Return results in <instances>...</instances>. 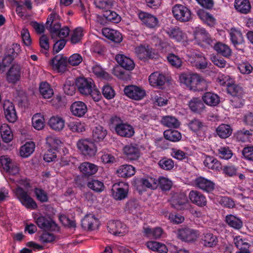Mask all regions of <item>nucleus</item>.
I'll return each mask as SVG.
<instances>
[{
	"mask_svg": "<svg viewBox=\"0 0 253 253\" xmlns=\"http://www.w3.org/2000/svg\"><path fill=\"white\" fill-rule=\"evenodd\" d=\"M179 80L182 85L193 91H202L208 87L207 81L197 73H182Z\"/></svg>",
	"mask_w": 253,
	"mask_h": 253,
	"instance_id": "1",
	"label": "nucleus"
},
{
	"mask_svg": "<svg viewBox=\"0 0 253 253\" xmlns=\"http://www.w3.org/2000/svg\"><path fill=\"white\" fill-rule=\"evenodd\" d=\"M172 13L175 19L180 22H188L192 18L190 9L182 4H175L172 8Z\"/></svg>",
	"mask_w": 253,
	"mask_h": 253,
	"instance_id": "2",
	"label": "nucleus"
},
{
	"mask_svg": "<svg viewBox=\"0 0 253 253\" xmlns=\"http://www.w3.org/2000/svg\"><path fill=\"white\" fill-rule=\"evenodd\" d=\"M21 51V46L18 43H13L7 46L4 56L2 59V64L4 67L9 65L13 59L18 56Z\"/></svg>",
	"mask_w": 253,
	"mask_h": 253,
	"instance_id": "3",
	"label": "nucleus"
},
{
	"mask_svg": "<svg viewBox=\"0 0 253 253\" xmlns=\"http://www.w3.org/2000/svg\"><path fill=\"white\" fill-rule=\"evenodd\" d=\"M15 194L21 204L28 209H36L38 207L36 202L30 196L27 192L22 188L18 187L15 189Z\"/></svg>",
	"mask_w": 253,
	"mask_h": 253,
	"instance_id": "4",
	"label": "nucleus"
},
{
	"mask_svg": "<svg viewBox=\"0 0 253 253\" xmlns=\"http://www.w3.org/2000/svg\"><path fill=\"white\" fill-rule=\"evenodd\" d=\"M77 147L83 154L89 157L94 156L97 152L94 143L89 139L79 140L77 143Z\"/></svg>",
	"mask_w": 253,
	"mask_h": 253,
	"instance_id": "5",
	"label": "nucleus"
},
{
	"mask_svg": "<svg viewBox=\"0 0 253 253\" xmlns=\"http://www.w3.org/2000/svg\"><path fill=\"white\" fill-rule=\"evenodd\" d=\"M170 203L172 207L178 210H191L192 205L183 194H175L172 197Z\"/></svg>",
	"mask_w": 253,
	"mask_h": 253,
	"instance_id": "6",
	"label": "nucleus"
},
{
	"mask_svg": "<svg viewBox=\"0 0 253 253\" xmlns=\"http://www.w3.org/2000/svg\"><path fill=\"white\" fill-rule=\"evenodd\" d=\"M76 85L79 92L85 95H88L95 85L91 79L84 78H77L76 81Z\"/></svg>",
	"mask_w": 253,
	"mask_h": 253,
	"instance_id": "7",
	"label": "nucleus"
},
{
	"mask_svg": "<svg viewBox=\"0 0 253 253\" xmlns=\"http://www.w3.org/2000/svg\"><path fill=\"white\" fill-rule=\"evenodd\" d=\"M124 92L127 96L135 100H141L146 95L145 90L133 85L126 86Z\"/></svg>",
	"mask_w": 253,
	"mask_h": 253,
	"instance_id": "8",
	"label": "nucleus"
},
{
	"mask_svg": "<svg viewBox=\"0 0 253 253\" xmlns=\"http://www.w3.org/2000/svg\"><path fill=\"white\" fill-rule=\"evenodd\" d=\"M108 229L111 234L119 236H123L127 232L126 225L119 220L109 221Z\"/></svg>",
	"mask_w": 253,
	"mask_h": 253,
	"instance_id": "9",
	"label": "nucleus"
},
{
	"mask_svg": "<svg viewBox=\"0 0 253 253\" xmlns=\"http://www.w3.org/2000/svg\"><path fill=\"white\" fill-rule=\"evenodd\" d=\"M1 165L6 172L11 175H16L19 172V168L17 164L13 162L7 156H2L0 158Z\"/></svg>",
	"mask_w": 253,
	"mask_h": 253,
	"instance_id": "10",
	"label": "nucleus"
},
{
	"mask_svg": "<svg viewBox=\"0 0 253 253\" xmlns=\"http://www.w3.org/2000/svg\"><path fill=\"white\" fill-rule=\"evenodd\" d=\"M34 218L36 224L41 229L54 230L57 227V224L49 217L41 215L37 218L35 217Z\"/></svg>",
	"mask_w": 253,
	"mask_h": 253,
	"instance_id": "11",
	"label": "nucleus"
},
{
	"mask_svg": "<svg viewBox=\"0 0 253 253\" xmlns=\"http://www.w3.org/2000/svg\"><path fill=\"white\" fill-rule=\"evenodd\" d=\"M194 183L197 188L207 193L212 192L215 188L213 181L202 176L196 178Z\"/></svg>",
	"mask_w": 253,
	"mask_h": 253,
	"instance_id": "12",
	"label": "nucleus"
},
{
	"mask_svg": "<svg viewBox=\"0 0 253 253\" xmlns=\"http://www.w3.org/2000/svg\"><path fill=\"white\" fill-rule=\"evenodd\" d=\"M189 61L193 66L199 69H205L207 67V60L202 53H193L189 57Z\"/></svg>",
	"mask_w": 253,
	"mask_h": 253,
	"instance_id": "13",
	"label": "nucleus"
},
{
	"mask_svg": "<svg viewBox=\"0 0 253 253\" xmlns=\"http://www.w3.org/2000/svg\"><path fill=\"white\" fill-rule=\"evenodd\" d=\"M50 64L53 70L58 72H64L67 68V58L59 54L52 58Z\"/></svg>",
	"mask_w": 253,
	"mask_h": 253,
	"instance_id": "14",
	"label": "nucleus"
},
{
	"mask_svg": "<svg viewBox=\"0 0 253 253\" xmlns=\"http://www.w3.org/2000/svg\"><path fill=\"white\" fill-rule=\"evenodd\" d=\"M3 109L6 120L10 123L15 122L17 116L13 103L9 100L5 101L3 103Z\"/></svg>",
	"mask_w": 253,
	"mask_h": 253,
	"instance_id": "15",
	"label": "nucleus"
},
{
	"mask_svg": "<svg viewBox=\"0 0 253 253\" xmlns=\"http://www.w3.org/2000/svg\"><path fill=\"white\" fill-rule=\"evenodd\" d=\"M123 152L127 159L131 161L137 160L140 155L139 146L136 144L125 146L123 148Z\"/></svg>",
	"mask_w": 253,
	"mask_h": 253,
	"instance_id": "16",
	"label": "nucleus"
},
{
	"mask_svg": "<svg viewBox=\"0 0 253 253\" xmlns=\"http://www.w3.org/2000/svg\"><path fill=\"white\" fill-rule=\"evenodd\" d=\"M201 240L203 245L208 248L215 247L218 243L217 236L209 231L203 233L201 236Z\"/></svg>",
	"mask_w": 253,
	"mask_h": 253,
	"instance_id": "17",
	"label": "nucleus"
},
{
	"mask_svg": "<svg viewBox=\"0 0 253 253\" xmlns=\"http://www.w3.org/2000/svg\"><path fill=\"white\" fill-rule=\"evenodd\" d=\"M178 238L185 242H190L195 241L198 234L196 231L189 228L180 229L178 231Z\"/></svg>",
	"mask_w": 253,
	"mask_h": 253,
	"instance_id": "18",
	"label": "nucleus"
},
{
	"mask_svg": "<svg viewBox=\"0 0 253 253\" xmlns=\"http://www.w3.org/2000/svg\"><path fill=\"white\" fill-rule=\"evenodd\" d=\"M138 17L141 21L149 28H153L158 25L159 21L157 18L152 14L140 12L138 13Z\"/></svg>",
	"mask_w": 253,
	"mask_h": 253,
	"instance_id": "19",
	"label": "nucleus"
},
{
	"mask_svg": "<svg viewBox=\"0 0 253 253\" xmlns=\"http://www.w3.org/2000/svg\"><path fill=\"white\" fill-rule=\"evenodd\" d=\"M70 111L74 116L82 117L87 112V107L84 102L78 101L72 104L70 106Z\"/></svg>",
	"mask_w": 253,
	"mask_h": 253,
	"instance_id": "20",
	"label": "nucleus"
},
{
	"mask_svg": "<svg viewBox=\"0 0 253 253\" xmlns=\"http://www.w3.org/2000/svg\"><path fill=\"white\" fill-rule=\"evenodd\" d=\"M188 197L192 203L199 207H204L207 204L206 197L198 191H191L189 193Z\"/></svg>",
	"mask_w": 253,
	"mask_h": 253,
	"instance_id": "21",
	"label": "nucleus"
},
{
	"mask_svg": "<svg viewBox=\"0 0 253 253\" xmlns=\"http://www.w3.org/2000/svg\"><path fill=\"white\" fill-rule=\"evenodd\" d=\"M128 193L127 185L124 187L121 186L120 184H115L112 189V195L113 198L117 200H122L126 198Z\"/></svg>",
	"mask_w": 253,
	"mask_h": 253,
	"instance_id": "22",
	"label": "nucleus"
},
{
	"mask_svg": "<svg viewBox=\"0 0 253 253\" xmlns=\"http://www.w3.org/2000/svg\"><path fill=\"white\" fill-rule=\"evenodd\" d=\"M115 131L118 135L126 138H130L134 134L133 126L125 123H123L120 126L118 127V129Z\"/></svg>",
	"mask_w": 253,
	"mask_h": 253,
	"instance_id": "23",
	"label": "nucleus"
},
{
	"mask_svg": "<svg viewBox=\"0 0 253 253\" xmlns=\"http://www.w3.org/2000/svg\"><path fill=\"white\" fill-rule=\"evenodd\" d=\"M116 60L121 67L127 70H132L134 68L133 61L123 54L117 55Z\"/></svg>",
	"mask_w": 253,
	"mask_h": 253,
	"instance_id": "24",
	"label": "nucleus"
},
{
	"mask_svg": "<svg viewBox=\"0 0 253 253\" xmlns=\"http://www.w3.org/2000/svg\"><path fill=\"white\" fill-rule=\"evenodd\" d=\"M167 33L171 39L177 42L184 41L186 39V34L177 27L169 29Z\"/></svg>",
	"mask_w": 253,
	"mask_h": 253,
	"instance_id": "25",
	"label": "nucleus"
},
{
	"mask_svg": "<svg viewBox=\"0 0 253 253\" xmlns=\"http://www.w3.org/2000/svg\"><path fill=\"white\" fill-rule=\"evenodd\" d=\"M230 39L234 46L242 44L244 42V38L241 32L238 29L232 28L229 31Z\"/></svg>",
	"mask_w": 253,
	"mask_h": 253,
	"instance_id": "26",
	"label": "nucleus"
},
{
	"mask_svg": "<svg viewBox=\"0 0 253 253\" xmlns=\"http://www.w3.org/2000/svg\"><path fill=\"white\" fill-rule=\"evenodd\" d=\"M165 76L158 72L152 73L149 77L150 84L153 86H159L164 85L166 82Z\"/></svg>",
	"mask_w": 253,
	"mask_h": 253,
	"instance_id": "27",
	"label": "nucleus"
},
{
	"mask_svg": "<svg viewBox=\"0 0 253 253\" xmlns=\"http://www.w3.org/2000/svg\"><path fill=\"white\" fill-rule=\"evenodd\" d=\"M20 67L18 65H13L7 73V80L9 83H15L20 80Z\"/></svg>",
	"mask_w": 253,
	"mask_h": 253,
	"instance_id": "28",
	"label": "nucleus"
},
{
	"mask_svg": "<svg viewBox=\"0 0 253 253\" xmlns=\"http://www.w3.org/2000/svg\"><path fill=\"white\" fill-rule=\"evenodd\" d=\"M79 168L80 171L86 176L95 174L98 170L97 166L89 162L82 163Z\"/></svg>",
	"mask_w": 253,
	"mask_h": 253,
	"instance_id": "29",
	"label": "nucleus"
},
{
	"mask_svg": "<svg viewBox=\"0 0 253 253\" xmlns=\"http://www.w3.org/2000/svg\"><path fill=\"white\" fill-rule=\"evenodd\" d=\"M203 163L206 167L214 171H219L222 169L220 162L212 156H206Z\"/></svg>",
	"mask_w": 253,
	"mask_h": 253,
	"instance_id": "30",
	"label": "nucleus"
},
{
	"mask_svg": "<svg viewBox=\"0 0 253 253\" xmlns=\"http://www.w3.org/2000/svg\"><path fill=\"white\" fill-rule=\"evenodd\" d=\"M195 39L199 42H204L208 44H211L213 40L209 34L203 28H198L194 32Z\"/></svg>",
	"mask_w": 253,
	"mask_h": 253,
	"instance_id": "31",
	"label": "nucleus"
},
{
	"mask_svg": "<svg viewBox=\"0 0 253 253\" xmlns=\"http://www.w3.org/2000/svg\"><path fill=\"white\" fill-rule=\"evenodd\" d=\"M91 71L97 78L106 80H110L111 79L110 75L97 63L93 64L91 66Z\"/></svg>",
	"mask_w": 253,
	"mask_h": 253,
	"instance_id": "32",
	"label": "nucleus"
},
{
	"mask_svg": "<svg viewBox=\"0 0 253 253\" xmlns=\"http://www.w3.org/2000/svg\"><path fill=\"white\" fill-rule=\"evenodd\" d=\"M202 99L207 105L211 106H215L220 102L218 95L211 92L204 93L202 96Z\"/></svg>",
	"mask_w": 253,
	"mask_h": 253,
	"instance_id": "33",
	"label": "nucleus"
},
{
	"mask_svg": "<svg viewBox=\"0 0 253 253\" xmlns=\"http://www.w3.org/2000/svg\"><path fill=\"white\" fill-rule=\"evenodd\" d=\"M117 172L121 177H130L135 174V169L131 165H124L119 168Z\"/></svg>",
	"mask_w": 253,
	"mask_h": 253,
	"instance_id": "34",
	"label": "nucleus"
},
{
	"mask_svg": "<svg viewBox=\"0 0 253 253\" xmlns=\"http://www.w3.org/2000/svg\"><path fill=\"white\" fill-rule=\"evenodd\" d=\"M49 126L53 130L60 131L63 129L65 126L64 119L58 116H52L48 121Z\"/></svg>",
	"mask_w": 253,
	"mask_h": 253,
	"instance_id": "35",
	"label": "nucleus"
},
{
	"mask_svg": "<svg viewBox=\"0 0 253 253\" xmlns=\"http://www.w3.org/2000/svg\"><path fill=\"white\" fill-rule=\"evenodd\" d=\"M234 6L238 11L243 14L248 13L251 8L249 0H235Z\"/></svg>",
	"mask_w": 253,
	"mask_h": 253,
	"instance_id": "36",
	"label": "nucleus"
},
{
	"mask_svg": "<svg viewBox=\"0 0 253 253\" xmlns=\"http://www.w3.org/2000/svg\"><path fill=\"white\" fill-rule=\"evenodd\" d=\"M0 132L2 141L5 143H9L13 139V134L10 127L5 124L0 127Z\"/></svg>",
	"mask_w": 253,
	"mask_h": 253,
	"instance_id": "37",
	"label": "nucleus"
},
{
	"mask_svg": "<svg viewBox=\"0 0 253 253\" xmlns=\"http://www.w3.org/2000/svg\"><path fill=\"white\" fill-rule=\"evenodd\" d=\"M107 134V130L101 126L95 127L92 130V138L94 141L100 142L104 140Z\"/></svg>",
	"mask_w": 253,
	"mask_h": 253,
	"instance_id": "38",
	"label": "nucleus"
},
{
	"mask_svg": "<svg viewBox=\"0 0 253 253\" xmlns=\"http://www.w3.org/2000/svg\"><path fill=\"white\" fill-rule=\"evenodd\" d=\"M135 52L141 60L150 58L152 56L151 50L148 46L141 45L135 48Z\"/></svg>",
	"mask_w": 253,
	"mask_h": 253,
	"instance_id": "39",
	"label": "nucleus"
},
{
	"mask_svg": "<svg viewBox=\"0 0 253 253\" xmlns=\"http://www.w3.org/2000/svg\"><path fill=\"white\" fill-rule=\"evenodd\" d=\"M226 223L231 227L239 230L243 226V222L241 219L236 216L232 214H228L226 216Z\"/></svg>",
	"mask_w": 253,
	"mask_h": 253,
	"instance_id": "40",
	"label": "nucleus"
},
{
	"mask_svg": "<svg viewBox=\"0 0 253 253\" xmlns=\"http://www.w3.org/2000/svg\"><path fill=\"white\" fill-rule=\"evenodd\" d=\"M199 17L205 23L210 26H213L216 22V20L212 15L201 9L197 12Z\"/></svg>",
	"mask_w": 253,
	"mask_h": 253,
	"instance_id": "41",
	"label": "nucleus"
},
{
	"mask_svg": "<svg viewBox=\"0 0 253 253\" xmlns=\"http://www.w3.org/2000/svg\"><path fill=\"white\" fill-rule=\"evenodd\" d=\"M139 183L143 187L150 189H155L158 186V179L151 176L141 178Z\"/></svg>",
	"mask_w": 253,
	"mask_h": 253,
	"instance_id": "42",
	"label": "nucleus"
},
{
	"mask_svg": "<svg viewBox=\"0 0 253 253\" xmlns=\"http://www.w3.org/2000/svg\"><path fill=\"white\" fill-rule=\"evenodd\" d=\"M98 219L92 215L85 216L82 220L83 225L89 230H94L98 225Z\"/></svg>",
	"mask_w": 253,
	"mask_h": 253,
	"instance_id": "43",
	"label": "nucleus"
},
{
	"mask_svg": "<svg viewBox=\"0 0 253 253\" xmlns=\"http://www.w3.org/2000/svg\"><path fill=\"white\" fill-rule=\"evenodd\" d=\"M144 235L147 237L158 239L160 238L163 233V229L160 227L151 228L149 227L143 228Z\"/></svg>",
	"mask_w": 253,
	"mask_h": 253,
	"instance_id": "44",
	"label": "nucleus"
},
{
	"mask_svg": "<svg viewBox=\"0 0 253 253\" xmlns=\"http://www.w3.org/2000/svg\"><path fill=\"white\" fill-rule=\"evenodd\" d=\"M216 131L220 138H226L231 135L232 129L230 126L222 124L216 128Z\"/></svg>",
	"mask_w": 253,
	"mask_h": 253,
	"instance_id": "45",
	"label": "nucleus"
},
{
	"mask_svg": "<svg viewBox=\"0 0 253 253\" xmlns=\"http://www.w3.org/2000/svg\"><path fill=\"white\" fill-rule=\"evenodd\" d=\"M214 49L225 57H229L231 55L232 50L229 46L221 42H217L214 44Z\"/></svg>",
	"mask_w": 253,
	"mask_h": 253,
	"instance_id": "46",
	"label": "nucleus"
},
{
	"mask_svg": "<svg viewBox=\"0 0 253 253\" xmlns=\"http://www.w3.org/2000/svg\"><path fill=\"white\" fill-rule=\"evenodd\" d=\"M189 107L193 112L199 113L205 108V105L199 98H193L189 102Z\"/></svg>",
	"mask_w": 253,
	"mask_h": 253,
	"instance_id": "47",
	"label": "nucleus"
},
{
	"mask_svg": "<svg viewBox=\"0 0 253 253\" xmlns=\"http://www.w3.org/2000/svg\"><path fill=\"white\" fill-rule=\"evenodd\" d=\"M35 145L33 142H27L23 145L20 149V156L23 158H27L31 155L34 151Z\"/></svg>",
	"mask_w": 253,
	"mask_h": 253,
	"instance_id": "48",
	"label": "nucleus"
},
{
	"mask_svg": "<svg viewBox=\"0 0 253 253\" xmlns=\"http://www.w3.org/2000/svg\"><path fill=\"white\" fill-rule=\"evenodd\" d=\"M164 135L166 139L172 142H177L181 139V133L176 130H166L164 132Z\"/></svg>",
	"mask_w": 253,
	"mask_h": 253,
	"instance_id": "49",
	"label": "nucleus"
},
{
	"mask_svg": "<svg viewBox=\"0 0 253 253\" xmlns=\"http://www.w3.org/2000/svg\"><path fill=\"white\" fill-rule=\"evenodd\" d=\"M40 92L44 98H49L53 94V89L46 82L42 83L40 85Z\"/></svg>",
	"mask_w": 253,
	"mask_h": 253,
	"instance_id": "50",
	"label": "nucleus"
},
{
	"mask_svg": "<svg viewBox=\"0 0 253 253\" xmlns=\"http://www.w3.org/2000/svg\"><path fill=\"white\" fill-rule=\"evenodd\" d=\"M233 241L235 246L240 250H247L250 247L247 240L241 236L234 237Z\"/></svg>",
	"mask_w": 253,
	"mask_h": 253,
	"instance_id": "51",
	"label": "nucleus"
},
{
	"mask_svg": "<svg viewBox=\"0 0 253 253\" xmlns=\"http://www.w3.org/2000/svg\"><path fill=\"white\" fill-rule=\"evenodd\" d=\"M44 118L41 114H35L32 118L33 127L37 130H41L44 126Z\"/></svg>",
	"mask_w": 253,
	"mask_h": 253,
	"instance_id": "52",
	"label": "nucleus"
},
{
	"mask_svg": "<svg viewBox=\"0 0 253 253\" xmlns=\"http://www.w3.org/2000/svg\"><path fill=\"white\" fill-rule=\"evenodd\" d=\"M84 36L83 29L81 27L76 28L72 32L70 41L73 44H76L80 42Z\"/></svg>",
	"mask_w": 253,
	"mask_h": 253,
	"instance_id": "53",
	"label": "nucleus"
},
{
	"mask_svg": "<svg viewBox=\"0 0 253 253\" xmlns=\"http://www.w3.org/2000/svg\"><path fill=\"white\" fill-rule=\"evenodd\" d=\"M94 4L95 6L102 10L104 12L106 10L110 9L113 6L112 0H94Z\"/></svg>",
	"mask_w": 253,
	"mask_h": 253,
	"instance_id": "54",
	"label": "nucleus"
},
{
	"mask_svg": "<svg viewBox=\"0 0 253 253\" xmlns=\"http://www.w3.org/2000/svg\"><path fill=\"white\" fill-rule=\"evenodd\" d=\"M227 90L228 92L232 96V97L242 96L243 93V89L238 85L232 83L230 84H228Z\"/></svg>",
	"mask_w": 253,
	"mask_h": 253,
	"instance_id": "55",
	"label": "nucleus"
},
{
	"mask_svg": "<svg viewBox=\"0 0 253 253\" xmlns=\"http://www.w3.org/2000/svg\"><path fill=\"white\" fill-rule=\"evenodd\" d=\"M252 135L251 131L243 129L238 131L235 134V137L239 141L246 142L249 140Z\"/></svg>",
	"mask_w": 253,
	"mask_h": 253,
	"instance_id": "56",
	"label": "nucleus"
},
{
	"mask_svg": "<svg viewBox=\"0 0 253 253\" xmlns=\"http://www.w3.org/2000/svg\"><path fill=\"white\" fill-rule=\"evenodd\" d=\"M191 130L194 132L202 130L205 126L204 123L198 119H194L188 124Z\"/></svg>",
	"mask_w": 253,
	"mask_h": 253,
	"instance_id": "57",
	"label": "nucleus"
},
{
	"mask_svg": "<svg viewBox=\"0 0 253 253\" xmlns=\"http://www.w3.org/2000/svg\"><path fill=\"white\" fill-rule=\"evenodd\" d=\"M162 122L164 126L169 127L177 128L180 125L179 122L175 118L171 116L164 117Z\"/></svg>",
	"mask_w": 253,
	"mask_h": 253,
	"instance_id": "58",
	"label": "nucleus"
},
{
	"mask_svg": "<svg viewBox=\"0 0 253 253\" xmlns=\"http://www.w3.org/2000/svg\"><path fill=\"white\" fill-rule=\"evenodd\" d=\"M103 16L108 21L118 23L121 21V16L116 12L111 11L110 9L106 10L103 12Z\"/></svg>",
	"mask_w": 253,
	"mask_h": 253,
	"instance_id": "59",
	"label": "nucleus"
},
{
	"mask_svg": "<svg viewBox=\"0 0 253 253\" xmlns=\"http://www.w3.org/2000/svg\"><path fill=\"white\" fill-rule=\"evenodd\" d=\"M67 126L74 132H81L85 130L84 125L79 121H71Z\"/></svg>",
	"mask_w": 253,
	"mask_h": 253,
	"instance_id": "60",
	"label": "nucleus"
},
{
	"mask_svg": "<svg viewBox=\"0 0 253 253\" xmlns=\"http://www.w3.org/2000/svg\"><path fill=\"white\" fill-rule=\"evenodd\" d=\"M87 186L91 189L97 192H102L104 188L103 183L95 179L88 181Z\"/></svg>",
	"mask_w": 253,
	"mask_h": 253,
	"instance_id": "61",
	"label": "nucleus"
},
{
	"mask_svg": "<svg viewBox=\"0 0 253 253\" xmlns=\"http://www.w3.org/2000/svg\"><path fill=\"white\" fill-rule=\"evenodd\" d=\"M218 154L220 158L225 160L230 159L233 153L228 147H221L218 149Z\"/></svg>",
	"mask_w": 253,
	"mask_h": 253,
	"instance_id": "62",
	"label": "nucleus"
},
{
	"mask_svg": "<svg viewBox=\"0 0 253 253\" xmlns=\"http://www.w3.org/2000/svg\"><path fill=\"white\" fill-rule=\"evenodd\" d=\"M102 92L104 97L107 99H111L115 96V92L113 87L106 84L103 86Z\"/></svg>",
	"mask_w": 253,
	"mask_h": 253,
	"instance_id": "63",
	"label": "nucleus"
},
{
	"mask_svg": "<svg viewBox=\"0 0 253 253\" xmlns=\"http://www.w3.org/2000/svg\"><path fill=\"white\" fill-rule=\"evenodd\" d=\"M34 191L37 199L41 202L44 203L48 201L47 194L43 190L39 188H35Z\"/></svg>",
	"mask_w": 253,
	"mask_h": 253,
	"instance_id": "64",
	"label": "nucleus"
}]
</instances>
